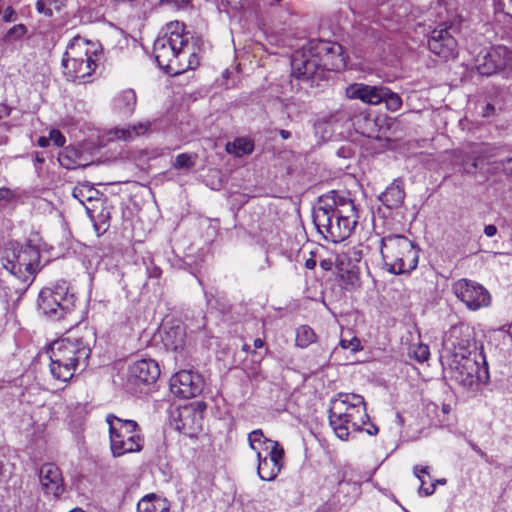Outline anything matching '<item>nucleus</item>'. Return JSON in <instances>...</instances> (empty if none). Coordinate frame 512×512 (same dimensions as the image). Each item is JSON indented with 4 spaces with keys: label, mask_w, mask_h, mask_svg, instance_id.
Wrapping results in <instances>:
<instances>
[{
    "label": "nucleus",
    "mask_w": 512,
    "mask_h": 512,
    "mask_svg": "<svg viewBox=\"0 0 512 512\" xmlns=\"http://www.w3.org/2000/svg\"><path fill=\"white\" fill-rule=\"evenodd\" d=\"M277 2H280L281 0H276Z\"/></svg>",
    "instance_id": "obj_61"
},
{
    "label": "nucleus",
    "mask_w": 512,
    "mask_h": 512,
    "mask_svg": "<svg viewBox=\"0 0 512 512\" xmlns=\"http://www.w3.org/2000/svg\"><path fill=\"white\" fill-rule=\"evenodd\" d=\"M313 221L325 239L341 242L350 236L357 223L355 205L350 199H341L339 203L332 199V203L325 202L314 209Z\"/></svg>",
    "instance_id": "obj_4"
},
{
    "label": "nucleus",
    "mask_w": 512,
    "mask_h": 512,
    "mask_svg": "<svg viewBox=\"0 0 512 512\" xmlns=\"http://www.w3.org/2000/svg\"><path fill=\"white\" fill-rule=\"evenodd\" d=\"M197 41L191 32L185 30L183 23L174 21L167 24L153 46L159 68L170 75L195 69L200 64Z\"/></svg>",
    "instance_id": "obj_1"
},
{
    "label": "nucleus",
    "mask_w": 512,
    "mask_h": 512,
    "mask_svg": "<svg viewBox=\"0 0 512 512\" xmlns=\"http://www.w3.org/2000/svg\"><path fill=\"white\" fill-rule=\"evenodd\" d=\"M369 419L364 398L354 393H339L330 403L329 423L335 435L347 440L353 432L362 430Z\"/></svg>",
    "instance_id": "obj_5"
},
{
    "label": "nucleus",
    "mask_w": 512,
    "mask_h": 512,
    "mask_svg": "<svg viewBox=\"0 0 512 512\" xmlns=\"http://www.w3.org/2000/svg\"><path fill=\"white\" fill-rule=\"evenodd\" d=\"M496 233H497V227L495 225L489 224L484 227V234L487 237H493L496 235Z\"/></svg>",
    "instance_id": "obj_46"
},
{
    "label": "nucleus",
    "mask_w": 512,
    "mask_h": 512,
    "mask_svg": "<svg viewBox=\"0 0 512 512\" xmlns=\"http://www.w3.org/2000/svg\"><path fill=\"white\" fill-rule=\"evenodd\" d=\"M159 274H160V270H159L158 268H155V269L153 270V275H154V276H158Z\"/></svg>",
    "instance_id": "obj_59"
},
{
    "label": "nucleus",
    "mask_w": 512,
    "mask_h": 512,
    "mask_svg": "<svg viewBox=\"0 0 512 512\" xmlns=\"http://www.w3.org/2000/svg\"><path fill=\"white\" fill-rule=\"evenodd\" d=\"M476 68L481 75L491 76L512 71V50L504 45L492 46L479 53Z\"/></svg>",
    "instance_id": "obj_11"
},
{
    "label": "nucleus",
    "mask_w": 512,
    "mask_h": 512,
    "mask_svg": "<svg viewBox=\"0 0 512 512\" xmlns=\"http://www.w3.org/2000/svg\"><path fill=\"white\" fill-rule=\"evenodd\" d=\"M380 252L390 273H410L418 265L419 252L414 243L404 235H387L381 239Z\"/></svg>",
    "instance_id": "obj_6"
},
{
    "label": "nucleus",
    "mask_w": 512,
    "mask_h": 512,
    "mask_svg": "<svg viewBox=\"0 0 512 512\" xmlns=\"http://www.w3.org/2000/svg\"><path fill=\"white\" fill-rule=\"evenodd\" d=\"M98 195V190L87 185L77 186L73 190V196L85 206L86 213L92 221H105L109 218V212L104 211V202L97 197Z\"/></svg>",
    "instance_id": "obj_16"
},
{
    "label": "nucleus",
    "mask_w": 512,
    "mask_h": 512,
    "mask_svg": "<svg viewBox=\"0 0 512 512\" xmlns=\"http://www.w3.org/2000/svg\"><path fill=\"white\" fill-rule=\"evenodd\" d=\"M316 266V260L312 257L308 258L306 261H305V267L307 269H314Z\"/></svg>",
    "instance_id": "obj_50"
},
{
    "label": "nucleus",
    "mask_w": 512,
    "mask_h": 512,
    "mask_svg": "<svg viewBox=\"0 0 512 512\" xmlns=\"http://www.w3.org/2000/svg\"><path fill=\"white\" fill-rule=\"evenodd\" d=\"M383 92L381 96V102H384L386 105V108L391 111L395 112L398 111L402 106V99L399 96V94L391 91L388 87H383Z\"/></svg>",
    "instance_id": "obj_33"
},
{
    "label": "nucleus",
    "mask_w": 512,
    "mask_h": 512,
    "mask_svg": "<svg viewBox=\"0 0 512 512\" xmlns=\"http://www.w3.org/2000/svg\"><path fill=\"white\" fill-rule=\"evenodd\" d=\"M63 73L67 80L76 81L90 76L96 68L94 60L62 61Z\"/></svg>",
    "instance_id": "obj_22"
},
{
    "label": "nucleus",
    "mask_w": 512,
    "mask_h": 512,
    "mask_svg": "<svg viewBox=\"0 0 512 512\" xmlns=\"http://www.w3.org/2000/svg\"><path fill=\"white\" fill-rule=\"evenodd\" d=\"M22 397H23V401H26V402H32V401L28 398V392L23 393V394H22Z\"/></svg>",
    "instance_id": "obj_58"
},
{
    "label": "nucleus",
    "mask_w": 512,
    "mask_h": 512,
    "mask_svg": "<svg viewBox=\"0 0 512 512\" xmlns=\"http://www.w3.org/2000/svg\"><path fill=\"white\" fill-rule=\"evenodd\" d=\"M190 2L191 0H160L161 5L174 6L177 9L187 7Z\"/></svg>",
    "instance_id": "obj_41"
},
{
    "label": "nucleus",
    "mask_w": 512,
    "mask_h": 512,
    "mask_svg": "<svg viewBox=\"0 0 512 512\" xmlns=\"http://www.w3.org/2000/svg\"><path fill=\"white\" fill-rule=\"evenodd\" d=\"M47 2L52 11L59 12L66 6L67 0H47Z\"/></svg>",
    "instance_id": "obj_42"
},
{
    "label": "nucleus",
    "mask_w": 512,
    "mask_h": 512,
    "mask_svg": "<svg viewBox=\"0 0 512 512\" xmlns=\"http://www.w3.org/2000/svg\"><path fill=\"white\" fill-rule=\"evenodd\" d=\"M35 7L37 12L44 14L47 17H51L53 15L52 8L49 7L47 0H37Z\"/></svg>",
    "instance_id": "obj_40"
},
{
    "label": "nucleus",
    "mask_w": 512,
    "mask_h": 512,
    "mask_svg": "<svg viewBox=\"0 0 512 512\" xmlns=\"http://www.w3.org/2000/svg\"><path fill=\"white\" fill-rule=\"evenodd\" d=\"M367 433L369 435H376L378 433V428L372 425L370 429H367Z\"/></svg>",
    "instance_id": "obj_54"
},
{
    "label": "nucleus",
    "mask_w": 512,
    "mask_h": 512,
    "mask_svg": "<svg viewBox=\"0 0 512 512\" xmlns=\"http://www.w3.org/2000/svg\"><path fill=\"white\" fill-rule=\"evenodd\" d=\"M70 512H86V511L82 510L81 508H75V509L71 510Z\"/></svg>",
    "instance_id": "obj_60"
},
{
    "label": "nucleus",
    "mask_w": 512,
    "mask_h": 512,
    "mask_svg": "<svg viewBox=\"0 0 512 512\" xmlns=\"http://www.w3.org/2000/svg\"><path fill=\"white\" fill-rule=\"evenodd\" d=\"M49 143H50V139L48 137L42 136L38 139V145L40 147H47V146H49Z\"/></svg>",
    "instance_id": "obj_51"
},
{
    "label": "nucleus",
    "mask_w": 512,
    "mask_h": 512,
    "mask_svg": "<svg viewBox=\"0 0 512 512\" xmlns=\"http://www.w3.org/2000/svg\"><path fill=\"white\" fill-rule=\"evenodd\" d=\"M137 97L132 89L120 92L113 100V107L116 112L123 115H130L136 106Z\"/></svg>",
    "instance_id": "obj_28"
},
{
    "label": "nucleus",
    "mask_w": 512,
    "mask_h": 512,
    "mask_svg": "<svg viewBox=\"0 0 512 512\" xmlns=\"http://www.w3.org/2000/svg\"><path fill=\"white\" fill-rule=\"evenodd\" d=\"M340 346L343 349H350L355 352L360 349V340L357 337H353L350 340L341 339Z\"/></svg>",
    "instance_id": "obj_38"
},
{
    "label": "nucleus",
    "mask_w": 512,
    "mask_h": 512,
    "mask_svg": "<svg viewBox=\"0 0 512 512\" xmlns=\"http://www.w3.org/2000/svg\"><path fill=\"white\" fill-rule=\"evenodd\" d=\"M138 512H170L169 502L155 494L144 496L137 504Z\"/></svg>",
    "instance_id": "obj_27"
},
{
    "label": "nucleus",
    "mask_w": 512,
    "mask_h": 512,
    "mask_svg": "<svg viewBox=\"0 0 512 512\" xmlns=\"http://www.w3.org/2000/svg\"><path fill=\"white\" fill-rule=\"evenodd\" d=\"M227 2L235 6H243L244 0H227Z\"/></svg>",
    "instance_id": "obj_55"
},
{
    "label": "nucleus",
    "mask_w": 512,
    "mask_h": 512,
    "mask_svg": "<svg viewBox=\"0 0 512 512\" xmlns=\"http://www.w3.org/2000/svg\"><path fill=\"white\" fill-rule=\"evenodd\" d=\"M40 483L45 494L58 498L64 491L60 469L52 463L42 465L39 472Z\"/></svg>",
    "instance_id": "obj_20"
},
{
    "label": "nucleus",
    "mask_w": 512,
    "mask_h": 512,
    "mask_svg": "<svg viewBox=\"0 0 512 512\" xmlns=\"http://www.w3.org/2000/svg\"><path fill=\"white\" fill-rule=\"evenodd\" d=\"M204 387L202 376L192 370H182L170 379V391L177 397L190 399L198 396Z\"/></svg>",
    "instance_id": "obj_14"
},
{
    "label": "nucleus",
    "mask_w": 512,
    "mask_h": 512,
    "mask_svg": "<svg viewBox=\"0 0 512 512\" xmlns=\"http://www.w3.org/2000/svg\"><path fill=\"white\" fill-rule=\"evenodd\" d=\"M404 198L405 191L402 181L399 179H395L379 196V200L389 209L400 207Z\"/></svg>",
    "instance_id": "obj_24"
},
{
    "label": "nucleus",
    "mask_w": 512,
    "mask_h": 512,
    "mask_svg": "<svg viewBox=\"0 0 512 512\" xmlns=\"http://www.w3.org/2000/svg\"><path fill=\"white\" fill-rule=\"evenodd\" d=\"M453 292L469 310L476 311L491 303L489 291L481 284L468 279H460L453 284Z\"/></svg>",
    "instance_id": "obj_13"
},
{
    "label": "nucleus",
    "mask_w": 512,
    "mask_h": 512,
    "mask_svg": "<svg viewBox=\"0 0 512 512\" xmlns=\"http://www.w3.org/2000/svg\"><path fill=\"white\" fill-rule=\"evenodd\" d=\"M178 428L185 434H196L202 426V417L198 411L193 407H184L179 412Z\"/></svg>",
    "instance_id": "obj_25"
},
{
    "label": "nucleus",
    "mask_w": 512,
    "mask_h": 512,
    "mask_svg": "<svg viewBox=\"0 0 512 512\" xmlns=\"http://www.w3.org/2000/svg\"><path fill=\"white\" fill-rule=\"evenodd\" d=\"M413 473L415 475V477H417L420 482H421V485L418 489V494L420 496H431L432 494H434L435 492V483H431L429 486H425L426 485V481L424 479V474L426 475H429V472H428V467L427 466H414L413 468Z\"/></svg>",
    "instance_id": "obj_31"
},
{
    "label": "nucleus",
    "mask_w": 512,
    "mask_h": 512,
    "mask_svg": "<svg viewBox=\"0 0 512 512\" xmlns=\"http://www.w3.org/2000/svg\"><path fill=\"white\" fill-rule=\"evenodd\" d=\"M383 87L382 85L353 83L346 88V96L350 99L360 100L368 105H378L381 103Z\"/></svg>",
    "instance_id": "obj_21"
},
{
    "label": "nucleus",
    "mask_w": 512,
    "mask_h": 512,
    "mask_svg": "<svg viewBox=\"0 0 512 512\" xmlns=\"http://www.w3.org/2000/svg\"><path fill=\"white\" fill-rule=\"evenodd\" d=\"M433 483H435V487L437 486V484L444 485L446 484V479H437Z\"/></svg>",
    "instance_id": "obj_57"
},
{
    "label": "nucleus",
    "mask_w": 512,
    "mask_h": 512,
    "mask_svg": "<svg viewBox=\"0 0 512 512\" xmlns=\"http://www.w3.org/2000/svg\"><path fill=\"white\" fill-rule=\"evenodd\" d=\"M15 11L13 10V8L11 6L7 7L4 11H3V20L5 22H11L13 20H15Z\"/></svg>",
    "instance_id": "obj_45"
},
{
    "label": "nucleus",
    "mask_w": 512,
    "mask_h": 512,
    "mask_svg": "<svg viewBox=\"0 0 512 512\" xmlns=\"http://www.w3.org/2000/svg\"><path fill=\"white\" fill-rule=\"evenodd\" d=\"M69 332L66 337L53 342L48 351L50 358V372L54 379L68 382L78 370H84L88 365L91 353L90 340L92 331L84 327Z\"/></svg>",
    "instance_id": "obj_3"
},
{
    "label": "nucleus",
    "mask_w": 512,
    "mask_h": 512,
    "mask_svg": "<svg viewBox=\"0 0 512 512\" xmlns=\"http://www.w3.org/2000/svg\"><path fill=\"white\" fill-rule=\"evenodd\" d=\"M279 134L283 139H288L291 136L290 132L284 129H281Z\"/></svg>",
    "instance_id": "obj_53"
},
{
    "label": "nucleus",
    "mask_w": 512,
    "mask_h": 512,
    "mask_svg": "<svg viewBox=\"0 0 512 512\" xmlns=\"http://www.w3.org/2000/svg\"><path fill=\"white\" fill-rule=\"evenodd\" d=\"M409 355L418 362L422 363L429 359L430 350L428 345L418 343L410 347Z\"/></svg>",
    "instance_id": "obj_34"
},
{
    "label": "nucleus",
    "mask_w": 512,
    "mask_h": 512,
    "mask_svg": "<svg viewBox=\"0 0 512 512\" xmlns=\"http://www.w3.org/2000/svg\"><path fill=\"white\" fill-rule=\"evenodd\" d=\"M495 108L492 104H486V106L483 109L482 115L483 117H490L494 114Z\"/></svg>",
    "instance_id": "obj_47"
},
{
    "label": "nucleus",
    "mask_w": 512,
    "mask_h": 512,
    "mask_svg": "<svg viewBox=\"0 0 512 512\" xmlns=\"http://www.w3.org/2000/svg\"><path fill=\"white\" fill-rule=\"evenodd\" d=\"M93 60L89 54L87 43L79 36L74 37L67 45L62 61Z\"/></svg>",
    "instance_id": "obj_26"
},
{
    "label": "nucleus",
    "mask_w": 512,
    "mask_h": 512,
    "mask_svg": "<svg viewBox=\"0 0 512 512\" xmlns=\"http://www.w3.org/2000/svg\"><path fill=\"white\" fill-rule=\"evenodd\" d=\"M195 164L192 156L187 153H181L176 156L173 167L175 169H191Z\"/></svg>",
    "instance_id": "obj_36"
},
{
    "label": "nucleus",
    "mask_w": 512,
    "mask_h": 512,
    "mask_svg": "<svg viewBox=\"0 0 512 512\" xmlns=\"http://www.w3.org/2000/svg\"><path fill=\"white\" fill-rule=\"evenodd\" d=\"M248 443L257 458L269 454L271 449L282 447L279 442L265 437L261 429L253 430L248 434Z\"/></svg>",
    "instance_id": "obj_23"
},
{
    "label": "nucleus",
    "mask_w": 512,
    "mask_h": 512,
    "mask_svg": "<svg viewBox=\"0 0 512 512\" xmlns=\"http://www.w3.org/2000/svg\"><path fill=\"white\" fill-rule=\"evenodd\" d=\"M332 266L333 262L331 259H323L320 261V267L325 271L331 270Z\"/></svg>",
    "instance_id": "obj_48"
},
{
    "label": "nucleus",
    "mask_w": 512,
    "mask_h": 512,
    "mask_svg": "<svg viewBox=\"0 0 512 512\" xmlns=\"http://www.w3.org/2000/svg\"><path fill=\"white\" fill-rule=\"evenodd\" d=\"M338 113L335 115H330L329 117H324L323 119H319L315 124V130L318 132L320 129H324L326 131L327 126L337 121Z\"/></svg>",
    "instance_id": "obj_39"
},
{
    "label": "nucleus",
    "mask_w": 512,
    "mask_h": 512,
    "mask_svg": "<svg viewBox=\"0 0 512 512\" xmlns=\"http://www.w3.org/2000/svg\"><path fill=\"white\" fill-rule=\"evenodd\" d=\"M160 376L158 363L152 359H141L129 366L128 381L133 385L152 384Z\"/></svg>",
    "instance_id": "obj_17"
},
{
    "label": "nucleus",
    "mask_w": 512,
    "mask_h": 512,
    "mask_svg": "<svg viewBox=\"0 0 512 512\" xmlns=\"http://www.w3.org/2000/svg\"><path fill=\"white\" fill-rule=\"evenodd\" d=\"M316 334L313 329L307 325H302L296 330V345L305 348L315 342Z\"/></svg>",
    "instance_id": "obj_32"
},
{
    "label": "nucleus",
    "mask_w": 512,
    "mask_h": 512,
    "mask_svg": "<svg viewBox=\"0 0 512 512\" xmlns=\"http://www.w3.org/2000/svg\"><path fill=\"white\" fill-rule=\"evenodd\" d=\"M264 346V341L260 338H256L254 340V347L257 348V349H260V348H263Z\"/></svg>",
    "instance_id": "obj_52"
},
{
    "label": "nucleus",
    "mask_w": 512,
    "mask_h": 512,
    "mask_svg": "<svg viewBox=\"0 0 512 512\" xmlns=\"http://www.w3.org/2000/svg\"><path fill=\"white\" fill-rule=\"evenodd\" d=\"M473 450L488 464L495 466L497 469H501L505 474H512V466H506L501 463L495 462L491 457L487 455L484 451H482L479 447L473 445Z\"/></svg>",
    "instance_id": "obj_35"
},
{
    "label": "nucleus",
    "mask_w": 512,
    "mask_h": 512,
    "mask_svg": "<svg viewBox=\"0 0 512 512\" xmlns=\"http://www.w3.org/2000/svg\"><path fill=\"white\" fill-rule=\"evenodd\" d=\"M197 408V411L201 414V412L206 409V404L204 402H198Z\"/></svg>",
    "instance_id": "obj_56"
},
{
    "label": "nucleus",
    "mask_w": 512,
    "mask_h": 512,
    "mask_svg": "<svg viewBox=\"0 0 512 512\" xmlns=\"http://www.w3.org/2000/svg\"><path fill=\"white\" fill-rule=\"evenodd\" d=\"M48 138L50 139V142L52 141L54 145L57 147L64 146L66 142V139L63 136V134L57 129L51 130Z\"/></svg>",
    "instance_id": "obj_37"
},
{
    "label": "nucleus",
    "mask_w": 512,
    "mask_h": 512,
    "mask_svg": "<svg viewBox=\"0 0 512 512\" xmlns=\"http://www.w3.org/2000/svg\"><path fill=\"white\" fill-rule=\"evenodd\" d=\"M429 50L444 60L457 54V42L446 25L435 28L428 38Z\"/></svg>",
    "instance_id": "obj_15"
},
{
    "label": "nucleus",
    "mask_w": 512,
    "mask_h": 512,
    "mask_svg": "<svg viewBox=\"0 0 512 512\" xmlns=\"http://www.w3.org/2000/svg\"><path fill=\"white\" fill-rule=\"evenodd\" d=\"M473 344V330L464 323L452 325L443 336V350L447 360L470 356Z\"/></svg>",
    "instance_id": "obj_12"
},
{
    "label": "nucleus",
    "mask_w": 512,
    "mask_h": 512,
    "mask_svg": "<svg viewBox=\"0 0 512 512\" xmlns=\"http://www.w3.org/2000/svg\"><path fill=\"white\" fill-rule=\"evenodd\" d=\"M346 67L342 46L324 40H310L291 58L292 75L300 81L320 79L324 70L340 71Z\"/></svg>",
    "instance_id": "obj_2"
},
{
    "label": "nucleus",
    "mask_w": 512,
    "mask_h": 512,
    "mask_svg": "<svg viewBox=\"0 0 512 512\" xmlns=\"http://www.w3.org/2000/svg\"><path fill=\"white\" fill-rule=\"evenodd\" d=\"M499 6L506 15L512 17V0H499Z\"/></svg>",
    "instance_id": "obj_43"
},
{
    "label": "nucleus",
    "mask_w": 512,
    "mask_h": 512,
    "mask_svg": "<svg viewBox=\"0 0 512 512\" xmlns=\"http://www.w3.org/2000/svg\"><path fill=\"white\" fill-rule=\"evenodd\" d=\"M106 422L109 425L110 448L114 457L141 451L143 439L138 433L136 421L108 414Z\"/></svg>",
    "instance_id": "obj_7"
},
{
    "label": "nucleus",
    "mask_w": 512,
    "mask_h": 512,
    "mask_svg": "<svg viewBox=\"0 0 512 512\" xmlns=\"http://www.w3.org/2000/svg\"><path fill=\"white\" fill-rule=\"evenodd\" d=\"M74 307L75 296L69 292L66 281H59L53 287H45L39 293L38 309L52 321L65 318Z\"/></svg>",
    "instance_id": "obj_9"
},
{
    "label": "nucleus",
    "mask_w": 512,
    "mask_h": 512,
    "mask_svg": "<svg viewBox=\"0 0 512 512\" xmlns=\"http://www.w3.org/2000/svg\"><path fill=\"white\" fill-rule=\"evenodd\" d=\"M40 260V252L33 245H11L5 249L2 266L23 283L34 279Z\"/></svg>",
    "instance_id": "obj_8"
},
{
    "label": "nucleus",
    "mask_w": 512,
    "mask_h": 512,
    "mask_svg": "<svg viewBox=\"0 0 512 512\" xmlns=\"http://www.w3.org/2000/svg\"><path fill=\"white\" fill-rule=\"evenodd\" d=\"M151 129V122L141 121L136 124L130 125L126 128H117L114 131L115 137L124 141H131L135 138L145 135Z\"/></svg>",
    "instance_id": "obj_29"
},
{
    "label": "nucleus",
    "mask_w": 512,
    "mask_h": 512,
    "mask_svg": "<svg viewBox=\"0 0 512 512\" xmlns=\"http://www.w3.org/2000/svg\"><path fill=\"white\" fill-rule=\"evenodd\" d=\"M26 33V27L23 24H18L13 26L8 34L9 35H15L16 37H21Z\"/></svg>",
    "instance_id": "obj_44"
},
{
    "label": "nucleus",
    "mask_w": 512,
    "mask_h": 512,
    "mask_svg": "<svg viewBox=\"0 0 512 512\" xmlns=\"http://www.w3.org/2000/svg\"><path fill=\"white\" fill-rule=\"evenodd\" d=\"M283 447L271 449L269 454L257 458V474L263 481H273L277 478L284 465Z\"/></svg>",
    "instance_id": "obj_18"
},
{
    "label": "nucleus",
    "mask_w": 512,
    "mask_h": 512,
    "mask_svg": "<svg viewBox=\"0 0 512 512\" xmlns=\"http://www.w3.org/2000/svg\"><path fill=\"white\" fill-rule=\"evenodd\" d=\"M254 149V144L247 138H237L232 143H228L226 150L237 157L250 154Z\"/></svg>",
    "instance_id": "obj_30"
},
{
    "label": "nucleus",
    "mask_w": 512,
    "mask_h": 512,
    "mask_svg": "<svg viewBox=\"0 0 512 512\" xmlns=\"http://www.w3.org/2000/svg\"><path fill=\"white\" fill-rule=\"evenodd\" d=\"M161 339L166 350L175 354V359H184L186 349V329L184 325L164 324Z\"/></svg>",
    "instance_id": "obj_19"
},
{
    "label": "nucleus",
    "mask_w": 512,
    "mask_h": 512,
    "mask_svg": "<svg viewBox=\"0 0 512 512\" xmlns=\"http://www.w3.org/2000/svg\"><path fill=\"white\" fill-rule=\"evenodd\" d=\"M448 373L451 380L468 390L477 389L479 383H487L489 370L485 358L482 357V366L478 360L467 357L447 360Z\"/></svg>",
    "instance_id": "obj_10"
},
{
    "label": "nucleus",
    "mask_w": 512,
    "mask_h": 512,
    "mask_svg": "<svg viewBox=\"0 0 512 512\" xmlns=\"http://www.w3.org/2000/svg\"><path fill=\"white\" fill-rule=\"evenodd\" d=\"M477 169V162L476 160H473L471 163L466 164L464 166V171L466 173H473Z\"/></svg>",
    "instance_id": "obj_49"
}]
</instances>
